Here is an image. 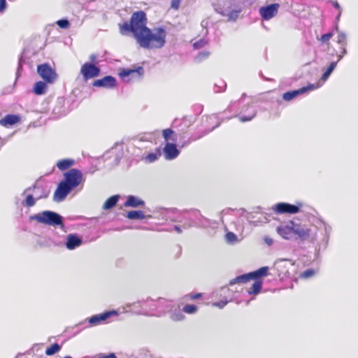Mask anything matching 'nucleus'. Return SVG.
Wrapping results in <instances>:
<instances>
[{
	"mask_svg": "<svg viewBox=\"0 0 358 358\" xmlns=\"http://www.w3.org/2000/svg\"><path fill=\"white\" fill-rule=\"evenodd\" d=\"M148 18L143 10L134 12L129 21L118 24L120 33L123 36L133 35L136 43L145 49L162 48L166 43V31L163 27L153 29L147 27Z\"/></svg>",
	"mask_w": 358,
	"mask_h": 358,
	"instance_id": "obj_1",
	"label": "nucleus"
},
{
	"mask_svg": "<svg viewBox=\"0 0 358 358\" xmlns=\"http://www.w3.org/2000/svg\"><path fill=\"white\" fill-rule=\"evenodd\" d=\"M64 176V180L59 183L54 193L53 197L56 201H63L73 188L83 181V173L78 169H71Z\"/></svg>",
	"mask_w": 358,
	"mask_h": 358,
	"instance_id": "obj_2",
	"label": "nucleus"
},
{
	"mask_svg": "<svg viewBox=\"0 0 358 358\" xmlns=\"http://www.w3.org/2000/svg\"><path fill=\"white\" fill-rule=\"evenodd\" d=\"M268 275V268L263 266L258 270L247 274L239 275L230 281V285L236 283H244L251 280H255L251 288L248 291L249 294H257L260 292L262 287V277H266Z\"/></svg>",
	"mask_w": 358,
	"mask_h": 358,
	"instance_id": "obj_3",
	"label": "nucleus"
},
{
	"mask_svg": "<svg viewBox=\"0 0 358 358\" xmlns=\"http://www.w3.org/2000/svg\"><path fill=\"white\" fill-rule=\"evenodd\" d=\"M31 220H36L38 223L50 225L64 227L62 217L58 213L45 210L30 217Z\"/></svg>",
	"mask_w": 358,
	"mask_h": 358,
	"instance_id": "obj_4",
	"label": "nucleus"
},
{
	"mask_svg": "<svg viewBox=\"0 0 358 358\" xmlns=\"http://www.w3.org/2000/svg\"><path fill=\"white\" fill-rule=\"evenodd\" d=\"M37 72L47 83H53L57 77L56 71L46 63L38 65Z\"/></svg>",
	"mask_w": 358,
	"mask_h": 358,
	"instance_id": "obj_5",
	"label": "nucleus"
},
{
	"mask_svg": "<svg viewBox=\"0 0 358 358\" xmlns=\"http://www.w3.org/2000/svg\"><path fill=\"white\" fill-rule=\"evenodd\" d=\"M100 72L101 70L97 66L90 62L85 63L80 68V73L85 81L99 76Z\"/></svg>",
	"mask_w": 358,
	"mask_h": 358,
	"instance_id": "obj_6",
	"label": "nucleus"
},
{
	"mask_svg": "<svg viewBox=\"0 0 358 358\" xmlns=\"http://www.w3.org/2000/svg\"><path fill=\"white\" fill-rule=\"evenodd\" d=\"M143 74V69L138 66L136 69H122L118 75L122 79L129 82L134 78H140Z\"/></svg>",
	"mask_w": 358,
	"mask_h": 358,
	"instance_id": "obj_7",
	"label": "nucleus"
},
{
	"mask_svg": "<svg viewBox=\"0 0 358 358\" xmlns=\"http://www.w3.org/2000/svg\"><path fill=\"white\" fill-rule=\"evenodd\" d=\"M299 206L292 205L288 203H278L273 207V210L276 214H296L299 212Z\"/></svg>",
	"mask_w": 358,
	"mask_h": 358,
	"instance_id": "obj_8",
	"label": "nucleus"
},
{
	"mask_svg": "<svg viewBox=\"0 0 358 358\" xmlns=\"http://www.w3.org/2000/svg\"><path fill=\"white\" fill-rule=\"evenodd\" d=\"M279 7V4L276 3L261 7L259 9V13L262 18L264 20H271L277 15Z\"/></svg>",
	"mask_w": 358,
	"mask_h": 358,
	"instance_id": "obj_9",
	"label": "nucleus"
},
{
	"mask_svg": "<svg viewBox=\"0 0 358 358\" xmlns=\"http://www.w3.org/2000/svg\"><path fill=\"white\" fill-rule=\"evenodd\" d=\"M294 237L299 238L301 241L307 240L310 238L311 230L305 225L296 224L293 222Z\"/></svg>",
	"mask_w": 358,
	"mask_h": 358,
	"instance_id": "obj_10",
	"label": "nucleus"
},
{
	"mask_svg": "<svg viewBox=\"0 0 358 358\" xmlns=\"http://www.w3.org/2000/svg\"><path fill=\"white\" fill-rule=\"evenodd\" d=\"M92 85L96 87L113 88L116 87L117 82L114 77L107 76L101 79L94 80Z\"/></svg>",
	"mask_w": 358,
	"mask_h": 358,
	"instance_id": "obj_11",
	"label": "nucleus"
},
{
	"mask_svg": "<svg viewBox=\"0 0 358 358\" xmlns=\"http://www.w3.org/2000/svg\"><path fill=\"white\" fill-rule=\"evenodd\" d=\"M165 158L169 160L176 159L180 154L176 145L172 143H166L163 149Z\"/></svg>",
	"mask_w": 358,
	"mask_h": 358,
	"instance_id": "obj_12",
	"label": "nucleus"
},
{
	"mask_svg": "<svg viewBox=\"0 0 358 358\" xmlns=\"http://www.w3.org/2000/svg\"><path fill=\"white\" fill-rule=\"evenodd\" d=\"M116 314L115 311H107L101 314L93 315L88 318V322L91 326H96L106 320L110 316Z\"/></svg>",
	"mask_w": 358,
	"mask_h": 358,
	"instance_id": "obj_13",
	"label": "nucleus"
},
{
	"mask_svg": "<svg viewBox=\"0 0 358 358\" xmlns=\"http://www.w3.org/2000/svg\"><path fill=\"white\" fill-rule=\"evenodd\" d=\"M277 231L283 238L289 240L294 238V226L293 222H290L288 225L280 226L277 229Z\"/></svg>",
	"mask_w": 358,
	"mask_h": 358,
	"instance_id": "obj_14",
	"label": "nucleus"
},
{
	"mask_svg": "<svg viewBox=\"0 0 358 358\" xmlns=\"http://www.w3.org/2000/svg\"><path fill=\"white\" fill-rule=\"evenodd\" d=\"M20 122V117L18 115L9 114L0 119V125L4 127L13 126Z\"/></svg>",
	"mask_w": 358,
	"mask_h": 358,
	"instance_id": "obj_15",
	"label": "nucleus"
},
{
	"mask_svg": "<svg viewBox=\"0 0 358 358\" xmlns=\"http://www.w3.org/2000/svg\"><path fill=\"white\" fill-rule=\"evenodd\" d=\"M337 43L340 45V51L337 52L338 61L346 54V36L343 33H339L337 36Z\"/></svg>",
	"mask_w": 358,
	"mask_h": 358,
	"instance_id": "obj_16",
	"label": "nucleus"
},
{
	"mask_svg": "<svg viewBox=\"0 0 358 358\" xmlns=\"http://www.w3.org/2000/svg\"><path fill=\"white\" fill-rule=\"evenodd\" d=\"M313 88H314L313 85H309L308 87H304L299 90H297L287 92L283 94L282 98L285 101H289L292 100L294 98H295L296 96H298L299 94L304 93L308 90H313Z\"/></svg>",
	"mask_w": 358,
	"mask_h": 358,
	"instance_id": "obj_17",
	"label": "nucleus"
},
{
	"mask_svg": "<svg viewBox=\"0 0 358 358\" xmlns=\"http://www.w3.org/2000/svg\"><path fill=\"white\" fill-rule=\"evenodd\" d=\"M82 244V239L76 234H71L66 237V247L69 250H73Z\"/></svg>",
	"mask_w": 358,
	"mask_h": 358,
	"instance_id": "obj_18",
	"label": "nucleus"
},
{
	"mask_svg": "<svg viewBox=\"0 0 358 358\" xmlns=\"http://www.w3.org/2000/svg\"><path fill=\"white\" fill-rule=\"evenodd\" d=\"M144 205L145 202L143 200L134 196H129L124 206L126 207L136 208L138 206H143Z\"/></svg>",
	"mask_w": 358,
	"mask_h": 358,
	"instance_id": "obj_19",
	"label": "nucleus"
},
{
	"mask_svg": "<svg viewBox=\"0 0 358 358\" xmlns=\"http://www.w3.org/2000/svg\"><path fill=\"white\" fill-rule=\"evenodd\" d=\"M75 163V161L71 159H64L59 160L57 163V166L61 171H65L71 167Z\"/></svg>",
	"mask_w": 358,
	"mask_h": 358,
	"instance_id": "obj_20",
	"label": "nucleus"
},
{
	"mask_svg": "<svg viewBox=\"0 0 358 358\" xmlns=\"http://www.w3.org/2000/svg\"><path fill=\"white\" fill-rule=\"evenodd\" d=\"M47 85L45 83L38 81L35 83L33 87V92L36 95H42L45 93Z\"/></svg>",
	"mask_w": 358,
	"mask_h": 358,
	"instance_id": "obj_21",
	"label": "nucleus"
},
{
	"mask_svg": "<svg viewBox=\"0 0 358 358\" xmlns=\"http://www.w3.org/2000/svg\"><path fill=\"white\" fill-rule=\"evenodd\" d=\"M119 200L118 195H113L109 197L103 203V209L109 210L113 208L117 203Z\"/></svg>",
	"mask_w": 358,
	"mask_h": 358,
	"instance_id": "obj_22",
	"label": "nucleus"
},
{
	"mask_svg": "<svg viewBox=\"0 0 358 358\" xmlns=\"http://www.w3.org/2000/svg\"><path fill=\"white\" fill-rule=\"evenodd\" d=\"M175 132L171 129H165L162 130V136L166 143H169V141L175 142L176 138L175 137Z\"/></svg>",
	"mask_w": 358,
	"mask_h": 358,
	"instance_id": "obj_23",
	"label": "nucleus"
},
{
	"mask_svg": "<svg viewBox=\"0 0 358 358\" xmlns=\"http://www.w3.org/2000/svg\"><path fill=\"white\" fill-rule=\"evenodd\" d=\"M127 217L130 220H143L145 216L142 210H131L127 213Z\"/></svg>",
	"mask_w": 358,
	"mask_h": 358,
	"instance_id": "obj_24",
	"label": "nucleus"
},
{
	"mask_svg": "<svg viewBox=\"0 0 358 358\" xmlns=\"http://www.w3.org/2000/svg\"><path fill=\"white\" fill-rule=\"evenodd\" d=\"M162 155L160 149H157L156 152L155 153H149L145 157V160L147 162L152 163L156 161L159 157Z\"/></svg>",
	"mask_w": 358,
	"mask_h": 358,
	"instance_id": "obj_25",
	"label": "nucleus"
},
{
	"mask_svg": "<svg viewBox=\"0 0 358 358\" xmlns=\"http://www.w3.org/2000/svg\"><path fill=\"white\" fill-rule=\"evenodd\" d=\"M61 350V346L58 343H54L45 350V355L51 356L58 352Z\"/></svg>",
	"mask_w": 358,
	"mask_h": 358,
	"instance_id": "obj_26",
	"label": "nucleus"
},
{
	"mask_svg": "<svg viewBox=\"0 0 358 358\" xmlns=\"http://www.w3.org/2000/svg\"><path fill=\"white\" fill-rule=\"evenodd\" d=\"M197 310V306L193 304H187L182 308V311L187 314H194Z\"/></svg>",
	"mask_w": 358,
	"mask_h": 358,
	"instance_id": "obj_27",
	"label": "nucleus"
},
{
	"mask_svg": "<svg viewBox=\"0 0 358 358\" xmlns=\"http://www.w3.org/2000/svg\"><path fill=\"white\" fill-rule=\"evenodd\" d=\"M256 111L253 109L248 115H241L238 117L239 120L242 122H249L252 120L256 116Z\"/></svg>",
	"mask_w": 358,
	"mask_h": 358,
	"instance_id": "obj_28",
	"label": "nucleus"
},
{
	"mask_svg": "<svg viewBox=\"0 0 358 358\" xmlns=\"http://www.w3.org/2000/svg\"><path fill=\"white\" fill-rule=\"evenodd\" d=\"M315 274V271L314 269L308 268L300 274V278L306 279L313 276Z\"/></svg>",
	"mask_w": 358,
	"mask_h": 358,
	"instance_id": "obj_29",
	"label": "nucleus"
},
{
	"mask_svg": "<svg viewBox=\"0 0 358 358\" xmlns=\"http://www.w3.org/2000/svg\"><path fill=\"white\" fill-rule=\"evenodd\" d=\"M57 24L62 29H68L70 27L69 20L64 19L57 21Z\"/></svg>",
	"mask_w": 358,
	"mask_h": 358,
	"instance_id": "obj_30",
	"label": "nucleus"
},
{
	"mask_svg": "<svg viewBox=\"0 0 358 358\" xmlns=\"http://www.w3.org/2000/svg\"><path fill=\"white\" fill-rule=\"evenodd\" d=\"M25 201H26V205L29 207L34 206L35 203H36L34 198L31 194L28 195L26 197Z\"/></svg>",
	"mask_w": 358,
	"mask_h": 358,
	"instance_id": "obj_31",
	"label": "nucleus"
},
{
	"mask_svg": "<svg viewBox=\"0 0 358 358\" xmlns=\"http://www.w3.org/2000/svg\"><path fill=\"white\" fill-rule=\"evenodd\" d=\"M202 296L201 293L193 294L190 293L185 296V298L190 300H195L201 298Z\"/></svg>",
	"mask_w": 358,
	"mask_h": 358,
	"instance_id": "obj_32",
	"label": "nucleus"
},
{
	"mask_svg": "<svg viewBox=\"0 0 358 358\" xmlns=\"http://www.w3.org/2000/svg\"><path fill=\"white\" fill-rule=\"evenodd\" d=\"M333 36V33L329 32L325 34H323L321 38L320 41L323 43H327Z\"/></svg>",
	"mask_w": 358,
	"mask_h": 358,
	"instance_id": "obj_33",
	"label": "nucleus"
},
{
	"mask_svg": "<svg viewBox=\"0 0 358 358\" xmlns=\"http://www.w3.org/2000/svg\"><path fill=\"white\" fill-rule=\"evenodd\" d=\"M185 318V316L181 313H173L171 315V319L173 321H180Z\"/></svg>",
	"mask_w": 358,
	"mask_h": 358,
	"instance_id": "obj_34",
	"label": "nucleus"
},
{
	"mask_svg": "<svg viewBox=\"0 0 358 358\" xmlns=\"http://www.w3.org/2000/svg\"><path fill=\"white\" fill-rule=\"evenodd\" d=\"M180 4V0H172L171 3V6L174 10H178L179 8Z\"/></svg>",
	"mask_w": 358,
	"mask_h": 358,
	"instance_id": "obj_35",
	"label": "nucleus"
},
{
	"mask_svg": "<svg viewBox=\"0 0 358 358\" xmlns=\"http://www.w3.org/2000/svg\"><path fill=\"white\" fill-rule=\"evenodd\" d=\"M338 62V61L337 60L336 62H331L327 69L326 71L331 74L334 69L336 68Z\"/></svg>",
	"mask_w": 358,
	"mask_h": 358,
	"instance_id": "obj_36",
	"label": "nucleus"
},
{
	"mask_svg": "<svg viewBox=\"0 0 358 358\" xmlns=\"http://www.w3.org/2000/svg\"><path fill=\"white\" fill-rule=\"evenodd\" d=\"M227 238L230 241H234L236 240V236L233 232H228L226 234Z\"/></svg>",
	"mask_w": 358,
	"mask_h": 358,
	"instance_id": "obj_37",
	"label": "nucleus"
},
{
	"mask_svg": "<svg viewBox=\"0 0 358 358\" xmlns=\"http://www.w3.org/2000/svg\"><path fill=\"white\" fill-rule=\"evenodd\" d=\"M331 3L332 5L336 8L338 10L339 13H338V15L337 16V18H338L340 16H341V6L339 5V3H338L337 1H331Z\"/></svg>",
	"mask_w": 358,
	"mask_h": 358,
	"instance_id": "obj_38",
	"label": "nucleus"
},
{
	"mask_svg": "<svg viewBox=\"0 0 358 358\" xmlns=\"http://www.w3.org/2000/svg\"><path fill=\"white\" fill-rule=\"evenodd\" d=\"M6 7V0H0V11H2L5 9Z\"/></svg>",
	"mask_w": 358,
	"mask_h": 358,
	"instance_id": "obj_39",
	"label": "nucleus"
},
{
	"mask_svg": "<svg viewBox=\"0 0 358 358\" xmlns=\"http://www.w3.org/2000/svg\"><path fill=\"white\" fill-rule=\"evenodd\" d=\"M99 358H117V357L115 356V355L114 353H110L108 355H103Z\"/></svg>",
	"mask_w": 358,
	"mask_h": 358,
	"instance_id": "obj_40",
	"label": "nucleus"
},
{
	"mask_svg": "<svg viewBox=\"0 0 358 358\" xmlns=\"http://www.w3.org/2000/svg\"><path fill=\"white\" fill-rule=\"evenodd\" d=\"M330 76V73H329L327 71H325L323 75H322V78L324 80H326L329 76Z\"/></svg>",
	"mask_w": 358,
	"mask_h": 358,
	"instance_id": "obj_41",
	"label": "nucleus"
},
{
	"mask_svg": "<svg viewBox=\"0 0 358 358\" xmlns=\"http://www.w3.org/2000/svg\"><path fill=\"white\" fill-rule=\"evenodd\" d=\"M174 228H175L176 231H177L178 233H181L182 231L179 227L175 226Z\"/></svg>",
	"mask_w": 358,
	"mask_h": 358,
	"instance_id": "obj_42",
	"label": "nucleus"
},
{
	"mask_svg": "<svg viewBox=\"0 0 358 358\" xmlns=\"http://www.w3.org/2000/svg\"><path fill=\"white\" fill-rule=\"evenodd\" d=\"M90 59L92 61H94V60H95V59H96V55H90Z\"/></svg>",
	"mask_w": 358,
	"mask_h": 358,
	"instance_id": "obj_43",
	"label": "nucleus"
},
{
	"mask_svg": "<svg viewBox=\"0 0 358 358\" xmlns=\"http://www.w3.org/2000/svg\"><path fill=\"white\" fill-rule=\"evenodd\" d=\"M272 243V241H268V243L271 244Z\"/></svg>",
	"mask_w": 358,
	"mask_h": 358,
	"instance_id": "obj_44",
	"label": "nucleus"
},
{
	"mask_svg": "<svg viewBox=\"0 0 358 358\" xmlns=\"http://www.w3.org/2000/svg\"><path fill=\"white\" fill-rule=\"evenodd\" d=\"M272 243V241H268V243L271 244Z\"/></svg>",
	"mask_w": 358,
	"mask_h": 358,
	"instance_id": "obj_45",
	"label": "nucleus"
},
{
	"mask_svg": "<svg viewBox=\"0 0 358 358\" xmlns=\"http://www.w3.org/2000/svg\"><path fill=\"white\" fill-rule=\"evenodd\" d=\"M64 358H72V357L67 356V357H65Z\"/></svg>",
	"mask_w": 358,
	"mask_h": 358,
	"instance_id": "obj_46",
	"label": "nucleus"
}]
</instances>
